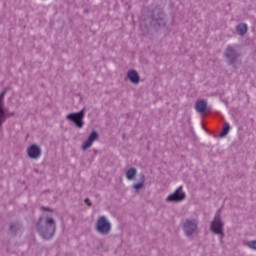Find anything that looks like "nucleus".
I'll return each mask as SVG.
<instances>
[{
    "label": "nucleus",
    "mask_w": 256,
    "mask_h": 256,
    "mask_svg": "<svg viewBox=\"0 0 256 256\" xmlns=\"http://www.w3.org/2000/svg\"><path fill=\"white\" fill-rule=\"evenodd\" d=\"M226 57H233V47L228 46L226 51Z\"/></svg>",
    "instance_id": "nucleus-17"
},
{
    "label": "nucleus",
    "mask_w": 256,
    "mask_h": 256,
    "mask_svg": "<svg viewBox=\"0 0 256 256\" xmlns=\"http://www.w3.org/2000/svg\"><path fill=\"white\" fill-rule=\"evenodd\" d=\"M211 231L216 235H223V222H221V214L218 212L211 223Z\"/></svg>",
    "instance_id": "nucleus-3"
},
{
    "label": "nucleus",
    "mask_w": 256,
    "mask_h": 256,
    "mask_svg": "<svg viewBox=\"0 0 256 256\" xmlns=\"http://www.w3.org/2000/svg\"><path fill=\"white\" fill-rule=\"evenodd\" d=\"M42 239H51L55 235V220L53 218L46 219V226L44 230H40Z\"/></svg>",
    "instance_id": "nucleus-1"
},
{
    "label": "nucleus",
    "mask_w": 256,
    "mask_h": 256,
    "mask_svg": "<svg viewBox=\"0 0 256 256\" xmlns=\"http://www.w3.org/2000/svg\"><path fill=\"white\" fill-rule=\"evenodd\" d=\"M128 78L132 83H139V74L135 70L128 72Z\"/></svg>",
    "instance_id": "nucleus-11"
},
{
    "label": "nucleus",
    "mask_w": 256,
    "mask_h": 256,
    "mask_svg": "<svg viewBox=\"0 0 256 256\" xmlns=\"http://www.w3.org/2000/svg\"><path fill=\"white\" fill-rule=\"evenodd\" d=\"M143 183H145V176H142V182L134 185V189H136V191H139V189L143 187Z\"/></svg>",
    "instance_id": "nucleus-15"
},
{
    "label": "nucleus",
    "mask_w": 256,
    "mask_h": 256,
    "mask_svg": "<svg viewBox=\"0 0 256 256\" xmlns=\"http://www.w3.org/2000/svg\"><path fill=\"white\" fill-rule=\"evenodd\" d=\"M84 117H85V111L81 110L78 113L68 114L66 116V119H68V121H72V123H74L76 125V127L81 129L83 127V118Z\"/></svg>",
    "instance_id": "nucleus-2"
},
{
    "label": "nucleus",
    "mask_w": 256,
    "mask_h": 256,
    "mask_svg": "<svg viewBox=\"0 0 256 256\" xmlns=\"http://www.w3.org/2000/svg\"><path fill=\"white\" fill-rule=\"evenodd\" d=\"M197 231V222L195 220H186L184 224V233L186 235H193Z\"/></svg>",
    "instance_id": "nucleus-6"
},
{
    "label": "nucleus",
    "mask_w": 256,
    "mask_h": 256,
    "mask_svg": "<svg viewBox=\"0 0 256 256\" xmlns=\"http://www.w3.org/2000/svg\"><path fill=\"white\" fill-rule=\"evenodd\" d=\"M135 175H137V170L135 168H130L127 172H126V177L129 181H131L132 179H135Z\"/></svg>",
    "instance_id": "nucleus-13"
},
{
    "label": "nucleus",
    "mask_w": 256,
    "mask_h": 256,
    "mask_svg": "<svg viewBox=\"0 0 256 256\" xmlns=\"http://www.w3.org/2000/svg\"><path fill=\"white\" fill-rule=\"evenodd\" d=\"M246 245H247L250 249L256 250V240L247 242Z\"/></svg>",
    "instance_id": "nucleus-16"
},
{
    "label": "nucleus",
    "mask_w": 256,
    "mask_h": 256,
    "mask_svg": "<svg viewBox=\"0 0 256 256\" xmlns=\"http://www.w3.org/2000/svg\"><path fill=\"white\" fill-rule=\"evenodd\" d=\"M27 153L30 159H39V157H41V148L33 144L30 147H28Z\"/></svg>",
    "instance_id": "nucleus-7"
},
{
    "label": "nucleus",
    "mask_w": 256,
    "mask_h": 256,
    "mask_svg": "<svg viewBox=\"0 0 256 256\" xmlns=\"http://www.w3.org/2000/svg\"><path fill=\"white\" fill-rule=\"evenodd\" d=\"M85 203L88 204V205H91V201L89 200V198L85 199Z\"/></svg>",
    "instance_id": "nucleus-18"
},
{
    "label": "nucleus",
    "mask_w": 256,
    "mask_h": 256,
    "mask_svg": "<svg viewBox=\"0 0 256 256\" xmlns=\"http://www.w3.org/2000/svg\"><path fill=\"white\" fill-rule=\"evenodd\" d=\"M236 31L238 35H245V33H247V24H239Z\"/></svg>",
    "instance_id": "nucleus-12"
},
{
    "label": "nucleus",
    "mask_w": 256,
    "mask_h": 256,
    "mask_svg": "<svg viewBox=\"0 0 256 256\" xmlns=\"http://www.w3.org/2000/svg\"><path fill=\"white\" fill-rule=\"evenodd\" d=\"M5 97V91L0 94V127L5 121V110L3 109V98Z\"/></svg>",
    "instance_id": "nucleus-9"
},
{
    "label": "nucleus",
    "mask_w": 256,
    "mask_h": 256,
    "mask_svg": "<svg viewBox=\"0 0 256 256\" xmlns=\"http://www.w3.org/2000/svg\"><path fill=\"white\" fill-rule=\"evenodd\" d=\"M195 109L198 113H205V110L207 109V102L205 100L197 101Z\"/></svg>",
    "instance_id": "nucleus-10"
},
{
    "label": "nucleus",
    "mask_w": 256,
    "mask_h": 256,
    "mask_svg": "<svg viewBox=\"0 0 256 256\" xmlns=\"http://www.w3.org/2000/svg\"><path fill=\"white\" fill-rule=\"evenodd\" d=\"M183 199H185V194L183 192V187L180 186L173 194L166 198V201H183Z\"/></svg>",
    "instance_id": "nucleus-5"
},
{
    "label": "nucleus",
    "mask_w": 256,
    "mask_h": 256,
    "mask_svg": "<svg viewBox=\"0 0 256 256\" xmlns=\"http://www.w3.org/2000/svg\"><path fill=\"white\" fill-rule=\"evenodd\" d=\"M231 129V126L229 125V123H224L223 129L220 133V137H226V135L229 134V131Z\"/></svg>",
    "instance_id": "nucleus-14"
},
{
    "label": "nucleus",
    "mask_w": 256,
    "mask_h": 256,
    "mask_svg": "<svg viewBox=\"0 0 256 256\" xmlns=\"http://www.w3.org/2000/svg\"><path fill=\"white\" fill-rule=\"evenodd\" d=\"M96 229L99 233H102V235H107V233L111 231V224L102 216L97 221Z\"/></svg>",
    "instance_id": "nucleus-4"
},
{
    "label": "nucleus",
    "mask_w": 256,
    "mask_h": 256,
    "mask_svg": "<svg viewBox=\"0 0 256 256\" xmlns=\"http://www.w3.org/2000/svg\"><path fill=\"white\" fill-rule=\"evenodd\" d=\"M97 139H99V134H97L96 131H93L90 136L88 137L86 143H84L82 145V149L85 151L86 149H89V147H91V145H93L94 141H97Z\"/></svg>",
    "instance_id": "nucleus-8"
}]
</instances>
